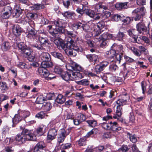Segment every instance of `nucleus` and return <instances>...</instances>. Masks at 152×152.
<instances>
[{
  "label": "nucleus",
  "instance_id": "nucleus-60",
  "mask_svg": "<svg viewBox=\"0 0 152 152\" xmlns=\"http://www.w3.org/2000/svg\"><path fill=\"white\" fill-rule=\"evenodd\" d=\"M22 52L27 56L31 55L32 53L31 50L29 48H28L27 47Z\"/></svg>",
  "mask_w": 152,
  "mask_h": 152
},
{
  "label": "nucleus",
  "instance_id": "nucleus-34",
  "mask_svg": "<svg viewBox=\"0 0 152 152\" xmlns=\"http://www.w3.org/2000/svg\"><path fill=\"white\" fill-rule=\"evenodd\" d=\"M59 31V30L58 29V28H56L55 29L49 31V32L50 34L53 37H59L58 34L61 33V32Z\"/></svg>",
  "mask_w": 152,
  "mask_h": 152
},
{
  "label": "nucleus",
  "instance_id": "nucleus-3",
  "mask_svg": "<svg viewBox=\"0 0 152 152\" xmlns=\"http://www.w3.org/2000/svg\"><path fill=\"white\" fill-rule=\"evenodd\" d=\"M85 6L82 4H80L79 5L77 6V12L79 14L78 15V18H80V17L85 12L86 14L90 17L94 18L95 15V13L94 11L90 9H85Z\"/></svg>",
  "mask_w": 152,
  "mask_h": 152
},
{
  "label": "nucleus",
  "instance_id": "nucleus-29",
  "mask_svg": "<svg viewBox=\"0 0 152 152\" xmlns=\"http://www.w3.org/2000/svg\"><path fill=\"white\" fill-rule=\"evenodd\" d=\"M51 53L54 57L60 59L61 61L64 63L66 62V60L63 57L62 54L56 51H54L51 52Z\"/></svg>",
  "mask_w": 152,
  "mask_h": 152
},
{
  "label": "nucleus",
  "instance_id": "nucleus-44",
  "mask_svg": "<svg viewBox=\"0 0 152 152\" xmlns=\"http://www.w3.org/2000/svg\"><path fill=\"white\" fill-rule=\"evenodd\" d=\"M127 32L128 33L129 35L131 37L134 39V41L137 42H136L137 40L136 39V37L137 36L135 34V30H129L127 31Z\"/></svg>",
  "mask_w": 152,
  "mask_h": 152
},
{
  "label": "nucleus",
  "instance_id": "nucleus-27",
  "mask_svg": "<svg viewBox=\"0 0 152 152\" xmlns=\"http://www.w3.org/2000/svg\"><path fill=\"white\" fill-rule=\"evenodd\" d=\"M128 4V2L117 3L115 5V7L118 10H121L123 9L128 8L129 6Z\"/></svg>",
  "mask_w": 152,
  "mask_h": 152
},
{
  "label": "nucleus",
  "instance_id": "nucleus-43",
  "mask_svg": "<svg viewBox=\"0 0 152 152\" xmlns=\"http://www.w3.org/2000/svg\"><path fill=\"white\" fill-rule=\"evenodd\" d=\"M86 121L88 124L89 126L94 127L97 126V121L95 120H88Z\"/></svg>",
  "mask_w": 152,
  "mask_h": 152
},
{
  "label": "nucleus",
  "instance_id": "nucleus-55",
  "mask_svg": "<svg viewBox=\"0 0 152 152\" xmlns=\"http://www.w3.org/2000/svg\"><path fill=\"white\" fill-rule=\"evenodd\" d=\"M72 147V145L70 143L62 144L60 147L61 149L64 150V149H68Z\"/></svg>",
  "mask_w": 152,
  "mask_h": 152
},
{
  "label": "nucleus",
  "instance_id": "nucleus-37",
  "mask_svg": "<svg viewBox=\"0 0 152 152\" xmlns=\"http://www.w3.org/2000/svg\"><path fill=\"white\" fill-rule=\"evenodd\" d=\"M122 15L119 14H115L112 16L111 20L112 21L118 22L119 20L121 21Z\"/></svg>",
  "mask_w": 152,
  "mask_h": 152
},
{
  "label": "nucleus",
  "instance_id": "nucleus-39",
  "mask_svg": "<svg viewBox=\"0 0 152 152\" xmlns=\"http://www.w3.org/2000/svg\"><path fill=\"white\" fill-rule=\"evenodd\" d=\"M111 15V13L108 11H105L103 12L101 14V16L103 19L105 20L110 17Z\"/></svg>",
  "mask_w": 152,
  "mask_h": 152
},
{
  "label": "nucleus",
  "instance_id": "nucleus-63",
  "mask_svg": "<svg viewBox=\"0 0 152 152\" xmlns=\"http://www.w3.org/2000/svg\"><path fill=\"white\" fill-rule=\"evenodd\" d=\"M0 87L2 89L4 90L8 89L7 84L5 82H0Z\"/></svg>",
  "mask_w": 152,
  "mask_h": 152
},
{
  "label": "nucleus",
  "instance_id": "nucleus-52",
  "mask_svg": "<svg viewBox=\"0 0 152 152\" xmlns=\"http://www.w3.org/2000/svg\"><path fill=\"white\" fill-rule=\"evenodd\" d=\"M77 145V147L85 146L86 145V139L80 138L78 141Z\"/></svg>",
  "mask_w": 152,
  "mask_h": 152
},
{
  "label": "nucleus",
  "instance_id": "nucleus-5",
  "mask_svg": "<svg viewBox=\"0 0 152 152\" xmlns=\"http://www.w3.org/2000/svg\"><path fill=\"white\" fill-rule=\"evenodd\" d=\"M145 9L144 7L141 8H137L134 10L132 13L134 15V20L135 21L140 20L141 18H142L145 12Z\"/></svg>",
  "mask_w": 152,
  "mask_h": 152
},
{
  "label": "nucleus",
  "instance_id": "nucleus-54",
  "mask_svg": "<svg viewBox=\"0 0 152 152\" xmlns=\"http://www.w3.org/2000/svg\"><path fill=\"white\" fill-rule=\"evenodd\" d=\"M1 17L3 19H7L11 15L8 13L2 12V10L1 12Z\"/></svg>",
  "mask_w": 152,
  "mask_h": 152
},
{
  "label": "nucleus",
  "instance_id": "nucleus-51",
  "mask_svg": "<svg viewBox=\"0 0 152 152\" xmlns=\"http://www.w3.org/2000/svg\"><path fill=\"white\" fill-rule=\"evenodd\" d=\"M103 69H102V67L99 64L97 65L95 67L94 71L97 74H99L101 72L103 71Z\"/></svg>",
  "mask_w": 152,
  "mask_h": 152
},
{
  "label": "nucleus",
  "instance_id": "nucleus-22",
  "mask_svg": "<svg viewBox=\"0 0 152 152\" xmlns=\"http://www.w3.org/2000/svg\"><path fill=\"white\" fill-rule=\"evenodd\" d=\"M115 52L111 48L110 50L106 52L105 54V57L108 59V60L111 61H113V60H111L114 59V57L115 56Z\"/></svg>",
  "mask_w": 152,
  "mask_h": 152
},
{
  "label": "nucleus",
  "instance_id": "nucleus-47",
  "mask_svg": "<svg viewBox=\"0 0 152 152\" xmlns=\"http://www.w3.org/2000/svg\"><path fill=\"white\" fill-rule=\"evenodd\" d=\"M139 48L141 53V55L142 53L145 55H147L148 53V51L147 49L146 48L143 46H141L139 47Z\"/></svg>",
  "mask_w": 152,
  "mask_h": 152
},
{
  "label": "nucleus",
  "instance_id": "nucleus-7",
  "mask_svg": "<svg viewBox=\"0 0 152 152\" xmlns=\"http://www.w3.org/2000/svg\"><path fill=\"white\" fill-rule=\"evenodd\" d=\"M69 37V38L68 39L67 42L66 43L63 42L61 43L58 48L60 49L61 48L63 49L66 53V51L68 50V49L70 48V47L72 45V42L75 41V38L76 35L73 34V35H68Z\"/></svg>",
  "mask_w": 152,
  "mask_h": 152
},
{
  "label": "nucleus",
  "instance_id": "nucleus-13",
  "mask_svg": "<svg viewBox=\"0 0 152 152\" xmlns=\"http://www.w3.org/2000/svg\"><path fill=\"white\" fill-rule=\"evenodd\" d=\"M129 95L127 93L121 95L118 99L116 101L117 104H120L123 105L127 104L129 99Z\"/></svg>",
  "mask_w": 152,
  "mask_h": 152
},
{
  "label": "nucleus",
  "instance_id": "nucleus-50",
  "mask_svg": "<svg viewBox=\"0 0 152 152\" xmlns=\"http://www.w3.org/2000/svg\"><path fill=\"white\" fill-rule=\"evenodd\" d=\"M123 56L124 57L125 61L128 64L134 62V59L125 55H124Z\"/></svg>",
  "mask_w": 152,
  "mask_h": 152
},
{
  "label": "nucleus",
  "instance_id": "nucleus-15",
  "mask_svg": "<svg viewBox=\"0 0 152 152\" xmlns=\"http://www.w3.org/2000/svg\"><path fill=\"white\" fill-rule=\"evenodd\" d=\"M75 41L72 42V45L68 50L66 51V53L70 56H76V46H75Z\"/></svg>",
  "mask_w": 152,
  "mask_h": 152
},
{
  "label": "nucleus",
  "instance_id": "nucleus-62",
  "mask_svg": "<svg viewBox=\"0 0 152 152\" xmlns=\"http://www.w3.org/2000/svg\"><path fill=\"white\" fill-rule=\"evenodd\" d=\"M80 118L77 119L78 123L77 124V126L79 125L85 120V116L83 114H81L80 116Z\"/></svg>",
  "mask_w": 152,
  "mask_h": 152
},
{
  "label": "nucleus",
  "instance_id": "nucleus-14",
  "mask_svg": "<svg viewBox=\"0 0 152 152\" xmlns=\"http://www.w3.org/2000/svg\"><path fill=\"white\" fill-rule=\"evenodd\" d=\"M27 140L34 141L36 140V137L31 131L27 129H24L22 132Z\"/></svg>",
  "mask_w": 152,
  "mask_h": 152
},
{
  "label": "nucleus",
  "instance_id": "nucleus-20",
  "mask_svg": "<svg viewBox=\"0 0 152 152\" xmlns=\"http://www.w3.org/2000/svg\"><path fill=\"white\" fill-rule=\"evenodd\" d=\"M15 140L17 143L19 145L21 144L26 141L24 134L22 132L20 134H18L15 137Z\"/></svg>",
  "mask_w": 152,
  "mask_h": 152
},
{
  "label": "nucleus",
  "instance_id": "nucleus-38",
  "mask_svg": "<svg viewBox=\"0 0 152 152\" xmlns=\"http://www.w3.org/2000/svg\"><path fill=\"white\" fill-rule=\"evenodd\" d=\"M127 136L128 138H129L130 140L133 143H135L137 141V139L136 138L135 134L132 135L129 132L127 133Z\"/></svg>",
  "mask_w": 152,
  "mask_h": 152
},
{
  "label": "nucleus",
  "instance_id": "nucleus-25",
  "mask_svg": "<svg viewBox=\"0 0 152 152\" xmlns=\"http://www.w3.org/2000/svg\"><path fill=\"white\" fill-rule=\"evenodd\" d=\"M86 56L90 62H92L95 63H96V62L98 61V56L96 54H88L86 55Z\"/></svg>",
  "mask_w": 152,
  "mask_h": 152
},
{
  "label": "nucleus",
  "instance_id": "nucleus-45",
  "mask_svg": "<svg viewBox=\"0 0 152 152\" xmlns=\"http://www.w3.org/2000/svg\"><path fill=\"white\" fill-rule=\"evenodd\" d=\"M21 120V118L18 114H16L12 119V122L13 124H16Z\"/></svg>",
  "mask_w": 152,
  "mask_h": 152
},
{
  "label": "nucleus",
  "instance_id": "nucleus-8",
  "mask_svg": "<svg viewBox=\"0 0 152 152\" xmlns=\"http://www.w3.org/2000/svg\"><path fill=\"white\" fill-rule=\"evenodd\" d=\"M64 23V20L59 19L55 21L54 23L56 27L58 28L59 31L61 32V33L67 34L68 35H73V33L72 32L66 30L64 29L63 25Z\"/></svg>",
  "mask_w": 152,
  "mask_h": 152
},
{
  "label": "nucleus",
  "instance_id": "nucleus-26",
  "mask_svg": "<svg viewBox=\"0 0 152 152\" xmlns=\"http://www.w3.org/2000/svg\"><path fill=\"white\" fill-rule=\"evenodd\" d=\"M45 146L44 143L43 142H38L35 146L34 150L30 152H40L39 150L43 149Z\"/></svg>",
  "mask_w": 152,
  "mask_h": 152
},
{
  "label": "nucleus",
  "instance_id": "nucleus-16",
  "mask_svg": "<svg viewBox=\"0 0 152 152\" xmlns=\"http://www.w3.org/2000/svg\"><path fill=\"white\" fill-rule=\"evenodd\" d=\"M109 34L108 32H105L102 34L101 36L99 37H95L96 38L98 39L99 41H102V42L100 44V47L101 48H104L106 46H107V39H110L105 38L104 37L103 35L104 34Z\"/></svg>",
  "mask_w": 152,
  "mask_h": 152
},
{
  "label": "nucleus",
  "instance_id": "nucleus-56",
  "mask_svg": "<svg viewBox=\"0 0 152 152\" xmlns=\"http://www.w3.org/2000/svg\"><path fill=\"white\" fill-rule=\"evenodd\" d=\"M129 150L128 146L126 145H123L119 149L120 152H127Z\"/></svg>",
  "mask_w": 152,
  "mask_h": 152
},
{
  "label": "nucleus",
  "instance_id": "nucleus-12",
  "mask_svg": "<svg viewBox=\"0 0 152 152\" xmlns=\"http://www.w3.org/2000/svg\"><path fill=\"white\" fill-rule=\"evenodd\" d=\"M58 129L55 127L50 128L48 132L47 140H52L55 138L57 134Z\"/></svg>",
  "mask_w": 152,
  "mask_h": 152
},
{
  "label": "nucleus",
  "instance_id": "nucleus-18",
  "mask_svg": "<svg viewBox=\"0 0 152 152\" xmlns=\"http://www.w3.org/2000/svg\"><path fill=\"white\" fill-rule=\"evenodd\" d=\"M90 28V26L87 23H82L80 22H77V29H80L81 31L84 30L86 32L88 31Z\"/></svg>",
  "mask_w": 152,
  "mask_h": 152
},
{
  "label": "nucleus",
  "instance_id": "nucleus-1",
  "mask_svg": "<svg viewBox=\"0 0 152 152\" xmlns=\"http://www.w3.org/2000/svg\"><path fill=\"white\" fill-rule=\"evenodd\" d=\"M70 67L71 69L69 72L64 71L61 75L62 79L64 80L67 81L69 80H73L76 78V63L73 61H71Z\"/></svg>",
  "mask_w": 152,
  "mask_h": 152
},
{
  "label": "nucleus",
  "instance_id": "nucleus-36",
  "mask_svg": "<svg viewBox=\"0 0 152 152\" xmlns=\"http://www.w3.org/2000/svg\"><path fill=\"white\" fill-rule=\"evenodd\" d=\"M147 85V82L145 80L142 81L141 83L142 93L144 95H145V92L146 91Z\"/></svg>",
  "mask_w": 152,
  "mask_h": 152
},
{
  "label": "nucleus",
  "instance_id": "nucleus-49",
  "mask_svg": "<svg viewBox=\"0 0 152 152\" xmlns=\"http://www.w3.org/2000/svg\"><path fill=\"white\" fill-rule=\"evenodd\" d=\"M89 81L86 79H83L80 81L77 82V83L79 85L84 86H88L89 84Z\"/></svg>",
  "mask_w": 152,
  "mask_h": 152
},
{
  "label": "nucleus",
  "instance_id": "nucleus-41",
  "mask_svg": "<svg viewBox=\"0 0 152 152\" xmlns=\"http://www.w3.org/2000/svg\"><path fill=\"white\" fill-rule=\"evenodd\" d=\"M4 7L1 10L2 12H5L8 13L9 14L11 15L12 12V9L10 6H6L5 5Z\"/></svg>",
  "mask_w": 152,
  "mask_h": 152
},
{
  "label": "nucleus",
  "instance_id": "nucleus-4",
  "mask_svg": "<svg viewBox=\"0 0 152 152\" xmlns=\"http://www.w3.org/2000/svg\"><path fill=\"white\" fill-rule=\"evenodd\" d=\"M41 64L42 67L38 69V73L42 77H47L49 76V72L46 68L52 67L53 64L43 62H42Z\"/></svg>",
  "mask_w": 152,
  "mask_h": 152
},
{
  "label": "nucleus",
  "instance_id": "nucleus-2",
  "mask_svg": "<svg viewBox=\"0 0 152 152\" xmlns=\"http://www.w3.org/2000/svg\"><path fill=\"white\" fill-rule=\"evenodd\" d=\"M113 50L115 52V62H118L120 64L121 60L123 59V57L124 54V52L123 51L124 48L123 46L121 45H117L114 43L111 47Z\"/></svg>",
  "mask_w": 152,
  "mask_h": 152
},
{
  "label": "nucleus",
  "instance_id": "nucleus-33",
  "mask_svg": "<svg viewBox=\"0 0 152 152\" xmlns=\"http://www.w3.org/2000/svg\"><path fill=\"white\" fill-rule=\"evenodd\" d=\"M32 47L36 48L38 50L44 51L45 50V48L43 47L40 43L37 42V43H35L31 45Z\"/></svg>",
  "mask_w": 152,
  "mask_h": 152
},
{
  "label": "nucleus",
  "instance_id": "nucleus-58",
  "mask_svg": "<svg viewBox=\"0 0 152 152\" xmlns=\"http://www.w3.org/2000/svg\"><path fill=\"white\" fill-rule=\"evenodd\" d=\"M45 113L43 111H40L36 114L35 117L38 118L42 119L45 117Z\"/></svg>",
  "mask_w": 152,
  "mask_h": 152
},
{
  "label": "nucleus",
  "instance_id": "nucleus-61",
  "mask_svg": "<svg viewBox=\"0 0 152 152\" xmlns=\"http://www.w3.org/2000/svg\"><path fill=\"white\" fill-rule=\"evenodd\" d=\"M122 74L123 77L124 79L127 78L130 75L129 71L128 70H127V69L124 70V71H123Z\"/></svg>",
  "mask_w": 152,
  "mask_h": 152
},
{
  "label": "nucleus",
  "instance_id": "nucleus-42",
  "mask_svg": "<svg viewBox=\"0 0 152 152\" xmlns=\"http://www.w3.org/2000/svg\"><path fill=\"white\" fill-rule=\"evenodd\" d=\"M21 13L22 11L19 8L16 9L15 12L12 14L13 17L15 18H18L21 15Z\"/></svg>",
  "mask_w": 152,
  "mask_h": 152
},
{
  "label": "nucleus",
  "instance_id": "nucleus-64",
  "mask_svg": "<svg viewBox=\"0 0 152 152\" xmlns=\"http://www.w3.org/2000/svg\"><path fill=\"white\" fill-rule=\"evenodd\" d=\"M62 14L65 17L68 18L71 17L72 18V13L69 11H66L64 13H62Z\"/></svg>",
  "mask_w": 152,
  "mask_h": 152
},
{
  "label": "nucleus",
  "instance_id": "nucleus-59",
  "mask_svg": "<svg viewBox=\"0 0 152 152\" xmlns=\"http://www.w3.org/2000/svg\"><path fill=\"white\" fill-rule=\"evenodd\" d=\"M93 36V34L91 32H89L86 34L85 36V39L87 40L88 41L92 39V37Z\"/></svg>",
  "mask_w": 152,
  "mask_h": 152
},
{
  "label": "nucleus",
  "instance_id": "nucleus-11",
  "mask_svg": "<svg viewBox=\"0 0 152 152\" xmlns=\"http://www.w3.org/2000/svg\"><path fill=\"white\" fill-rule=\"evenodd\" d=\"M70 133V131L69 129L65 130L63 129H61L60 131V133L58 137V143L59 144L63 142L66 136Z\"/></svg>",
  "mask_w": 152,
  "mask_h": 152
},
{
  "label": "nucleus",
  "instance_id": "nucleus-30",
  "mask_svg": "<svg viewBox=\"0 0 152 152\" xmlns=\"http://www.w3.org/2000/svg\"><path fill=\"white\" fill-rule=\"evenodd\" d=\"M45 7L44 5L43 4H34L32 6L29 7L32 10H39Z\"/></svg>",
  "mask_w": 152,
  "mask_h": 152
},
{
  "label": "nucleus",
  "instance_id": "nucleus-28",
  "mask_svg": "<svg viewBox=\"0 0 152 152\" xmlns=\"http://www.w3.org/2000/svg\"><path fill=\"white\" fill-rule=\"evenodd\" d=\"M110 130H112L113 131L118 132L121 129V128L118 126V124L117 122L114 121L113 122L110 121Z\"/></svg>",
  "mask_w": 152,
  "mask_h": 152
},
{
  "label": "nucleus",
  "instance_id": "nucleus-24",
  "mask_svg": "<svg viewBox=\"0 0 152 152\" xmlns=\"http://www.w3.org/2000/svg\"><path fill=\"white\" fill-rule=\"evenodd\" d=\"M1 47L2 51L5 52L9 50L11 46L9 42L7 41H3L2 42Z\"/></svg>",
  "mask_w": 152,
  "mask_h": 152
},
{
  "label": "nucleus",
  "instance_id": "nucleus-48",
  "mask_svg": "<svg viewBox=\"0 0 152 152\" xmlns=\"http://www.w3.org/2000/svg\"><path fill=\"white\" fill-rule=\"evenodd\" d=\"M98 130L96 128H93L91 131L88 132L86 135L87 137H89L92 134H95L98 132Z\"/></svg>",
  "mask_w": 152,
  "mask_h": 152
},
{
  "label": "nucleus",
  "instance_id": "nucleus-19",
  "mask_svg": "<svg viewBox=\"0 0 152 152\" xmlns=\"http://www.w3.org/2000/svg\"><path fill=\"white\" fill-rule=\"evenodd\" d=\"M28 34L27 37L31 39H34L37 37V32L35 29L31 28L28 27L27 28Z\"/></svg>",
  "mask_w": 152,
  "mask_h": 152
},
{
  "label": "nucleus",
  "instance_id": "nucleus-57",
  "mask_svg": "<svg viewBox=\"0 0 152 152\" xmlns=\"http://www.w3.org/2000/svg\"><path fill=\"white\" fill-rule=\"evenodd\" d=\"M54 72L56 73L61 75L62 72H63L62 69L58 66H56L54 69Z\"/></svg>",
  "mask_w": 152,
  "mask_h": 152
},
{
  "label": "nucleus",
  "instance_id": "nucleus-35",
  "mask_svg": "<svg viewBox=\"0 0 152 152\" xmlns=\"http://www.w3.org/2000/svg\"><path fill=\"white\" fill-rule=\"evenodd\" d=\"M118 67L114 63L110 64L109 67V70L112 72H115L118 70Z\"/></svg>",
  "mask_w": 152,
  "mask_h": 152
},
{
  "label": "nucleus",
  "instance_id": "nucleus-17",
  "mask_svg": "<svg viewBox=\"0 0 152 152\" xmlns=\"http://www.w3.org/2000/svg\"><path fill=\"white\" fill-rule=\"evenodd\" d=\"M40 58L42 61V62L51 63L53 64L52 62L51 61V57L50 54L48 53L44 52L41 53L40 56Z\"/></svg>",
  "mask_w": 152,
  "mask_h": 152
},
{
  "label": "nucleus",
  "instance_id": "nucleus-46",
  "mask_svg": "<svg viewBox=\"0 0 152 152\" xmlns=\"http://www.w3.org/2000/svg\"><path fill=\"white\" fill-rule=\"evenodd\" d=\"M96 7L97 9V11L98 12H104L103 10H106L107 9V7L103 5L102 4H98L96 5Z\"/></svg>",
  "mask_w": 152,
  "mask_h": 152
},
{
  "label": "nucleus",
  "instance_id": "nucleus-6",
  "mask_svg": "<svg viewBox=\"0 0 152 152\" xmlns=\"http://www.w3.org/2000/svg\"><path fill=\"white\" fill-rule=\"evenodd\" d=\"M147 26L145 25V23L140 22L138 23L136 25V29L138 33L140 34H143L144 32H147L148 34L149 32V26L151 23L150 22H147Z\"/></svg>",
  "mask_w": 152,
  "mask_h": 152
},
{
  "label": "nucleus",
  "instance_id": "nucleus-21",
  "mask_svg": "<svg viewBox=\"0 0 152 152\" xmlns=\"http://www.w3.org/2000/svg\"><path fill=\"white\" fill-rule=\"evenodd\" d=\"M13 34L16 36L20 35L22 33V29L20 26L16 23L13 26L12 28Z\"/></svg>",
  "mask_w": 152,
  "mask_h": 152
},
{
  "label": "nucleus",
  "instance_id": "nucleus-40",
  "mask_svg": "<svg viewBox=\"0 0 152 152\" xmlns=\"http://www.w3.org/2000/svg\"><path fill=\"white\" fill-rule=\"evenodd\" d=\"M118 105L117 106L116 110V115L118 117H121L122 114V113L121 112V110L122 109V107L121 106H123L124 105L120 104H117Z\"/></svg>",
  "mask_w": 152,
  "mask_h": 152
},
{
  "label": "nucleus",
  "instance_id": "nucleus-53",
  "mask_svg": "<svg viewBox=\"0 0 152 152\" xmlns=\"http://www.w3.org/2000/svg\"><path fill=\"white\" fill-rule=\"evenodd\" d=\"M102 127L104 129L107 130H110V122L108 123L106 122H104L101 124Z\"/></svg>",
  "mask_w": 152,
  "mask_h": 152
},
{
  "label": "nucleus",
  "instance_id": "nucleus-10",
  "mask_svg": "<svg viewBox=\"0 0 152 152\" xmlns=\"http://www.w3.org/2000/svg\"><path fill=\"white\" fill-rule=\"evenodd\" d=\"M105 38L111 39H112L119 41H122L125 34L123 32L119 31L117 35H114L110 33L104 34L103 35Z\"/></svg>",
  "mask_w": 152,
  "mask_h": 152
},
{
  "label": "nucleus",
  "instance_id": "nucleus-23",
  "mask_svg": "<svg viewBox=\"0 0 152 152\" xmlns=\"http://www.w3.org/2000/svg\"><path fill=\"white\" fill-rule=\"evenodd\" d=\"M133 20V18L129 16L126 17L122 15L121 21L123 22V25H128L130 24L132 21Z\"/></svg>",
  "mask_w": 152,
  "mask_h": 152
},
{
  "label": "nucleus",
  "instance_id": "nucleus-32",
  "mask_svg": "<svg viewBox=\"0 0 152 152\" xmlns=\"http://www.w3.org/2000/svg\"><path fill=\"white\" fill-rule=\"evenodd\" d=\"M65 97L62 95L59 94L56 97L55 102L58 104H62L65 101Z\"/></svg>",
  "mask_w": 152,
  "mask_h": 152
},
{
  "label": "nucleus",
  "instance_id": "nucleus-31",
  "mask_svg": "<svg viewBox=\"0 0 152 152\" xmlns=\"http://www.w3.org/2000/svg\"><path fill=\"white\" fill-rule=\"evenodd\" d=\"M40 44L43 47L47 46L48 45V40L46 37L44 38L42 37H38Z\"/></svg>",
  "mask_w": 152,
  "mask_h": 152
},
{
  "label": "nucleus",
  "instance_id": "nucleus-9",
  "mask_svg": "<svg viewBox=\"0 0 152 152\" xmlns=\"http://www.w3.org/2000/svg\"><path fill=\"white\" fill-rule=\"evenodd\" d=\"M105 26V23L103 20H101L97 23L94 24L93 26V30L95 37H98L101 33L102 30Z\"/></svg>",
  "mask_w": 152,
  "mask_h": 152
}]
</instances>
